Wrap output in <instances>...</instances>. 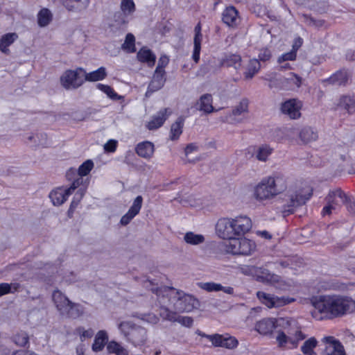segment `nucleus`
<instances>
[{
  "label": "nucleus",
  "instance_id": "nucleus-1",
  "mask_svg": "<svg viewBox=\"0 0 355 355\" xmlns=\"http://www.w3.org/2000/svg\"><path fill=\"white\" fill-rule=\"evenodd\" d=\"M252 226L250 218L246 216L220 218L216 230L220 238L226 240L223 243V250L235 256L251 255L256 250V243L244 236L250 231Z\"/></svg>",
  "mask_w": 355,
  "mask_h": 355
},
{
  "label": "nucleus",
  "instance_id": "nucleus-2",
  "mask_svg": "<svg viewBox=\"0 0 355 355\" xmlns=\"http://www.w3.org/2000/svg\"><path fill=\"white\" fill-rule=\"evenodd\" d=\"M311 304L315 309L312 315L316 318L315 313L320 315V319L332 320L342 318L355 312V300L352 297L339 294H329L313 296Z\"/></svg>",
  "mask_w": 355,
  "mask_h": 355
},
{
  "label": "nucleus",
  "instance_id": "nucleus-3",
  "mask_svg": "<svg viewBox=\"0 0 355 355\" xmlns=\"http://www.w3.org/2000/svg\"><path fill=\"white\" fill-rule=\"evenodd\" d=\"M286 184L283 177L277 176L276 178L269 176L264 178L257 184L253 190L254 198L259 202H263L275 198L282 191L286 189Z\"/></svg>",
  "mask_w": 355,
  "mask_h": 355
},
{
  "label": "nucleus",
  "instance_id": "nucleus-4",
  "mask_svg": "<svg viewBox=\"0 0 355 355\" xmlns=\"http://www.w3.org/2000/svg\"><path fill=\"white\" fill-rule=\"evenodd\" d=\"M153 293L158 297L168 298L170 304H173V308L178 312H190L195 307L196 300L189 295L181 296L180 291L171 286H160L152 288Z\"/></svg>",
  "mask_w": 355,
  "mask_h": 355
},
{
  "label": "nucleus",
  "instance_id": "nucleus-5",
  "mask_svg": "<svg viewBox=\"0 0 355 355\" xmlns=\"http://www.w3.org/2000/svg\"><path fill=\"white\" fill-rule=\"evenodd\" d=\"M118 328L128 343L133 346H143L147 340V331L144 327L130 321H123Z\"/></svg>",
  "mask_w": 355,
  "mask_h": 355
},
{
  "label": "nucleus",
  "instance_id": "nucleus-6",
  "mask_svg": "<svg viewBox=\"0 0 355 355\" xmlns=\"http://www.w3.org/2000/svg\"><path fill=\"white\" fill-rule=\"evenodd\" d=\"M313 196V189L309 185H304L291 195L290 200L284 205V213L286 215L295 212V208L304 205Z\"/></svg>",
  "mask_w": 355,
  "mask_h": 355
},
{
  "label": "nucleus",
  "instance_id": "nucleus-7",
  "mask_svg": "<svg viewBox=\"0 0 355 355\" xmlns=\"http://www.w3.org/2000/svg\"><path fill=\"white\" fill-rule=\"evenodd\" d=\"M85 82V69L77 67L76 69H67L60 76V83L66 89H76Z\"/></svg>",
  "mask_w": 355,
  "mask_h": 355
},
{
  "label": "nucleus",
  "instance_id": "nucleus-8",
  "mask_svg": "<svg viewBox=\"0 0 355 355\" xmlns=\"http://www.w3.org/2000/svg\"><path fill=\"white\" fill-rule=\"evenodd\" d=\"M198 334L210 340L214 347H223L227 349H234L239 345V340L234 336H230L228 334H214L209 335L198 331Z\"/></svg>",
  "mask_w": 355,
  "mask_h": 355
},
{
  "label": "nucleus",
  "instance_id": "nucleus-9",
  "mask_svg": "<svg viewBox=\"0 0 355 355\" xmlns=\"http://www.w3.org/2000/svg\"><path fill=\"white\" fill-rule=\"evenodd\" d=\"M83 182L81 178H78L72 182L71 186L67 189L58 187L53 190L50 194L51 198L54 205H61L69 198V196L77 189Z\"/></svg>",
  "mask_w": 355,
  "mask_h": 355
},
{
  "label": "nucleus",
  "instance_id": "nucleus-10",
  "mask_svg": "<svg viewBox=\"0 0 355 355\" xmlns=\"http://www.w3.org/2000/svg\"><path fill=\"white\" fill-rule=\"evenodd\" d=\"M257 297L263 304L270 309L282 307L295 301V299L293 297L275 296L263 291H258Z\"/></svg>",
  "mask_w": 355,
  "mask_h": 355
},
{
  "label": "nucleus",
  "instance_id": "nucleus-11",
  "mask_svg": "<svg viewBox=\"0 0 355 355\" xmlns=\"http://www.w3.org/2000/svg\"><path fill=\"white\" fill-rule=\"evenodd\" d=\"M302 104L301 101L295 98L286 101L282 104L281 110L284 114H287L291 119H296L300 117Z\"/></svg>",
  "mask_w": 355,
  "mask_h": 355
},
{
  "label": "nucleus",
  "instance_id": "nucleus-12",
  "mask_svg": "<svg viewBox=\"0 0 355 355\" xmlns=\"http://www.w3.org/2000/svg\"><path fill=\"white\" fill-rule=\"evenodd\" d=\"M142 196H137L128 212L121 217L120 223L123 225L129 224L130 221L139 213L142 207Z\"/></svg>",
  "mask_w": 355,
  "mask_h": 355
},
{
  "label": "nucleus",
  "instance_id": "nucleus-13",
  "mask_svg": "<svg viewBox=\"0 0 355 355\" xmlns=\"http://www.w3.org/2000/svg\"><path fill=\"white\" fill-rule=\"evenodd\" d=\"M350 74L346 69L336 71L328 78L322 80V83H329L338 86H345L347 84Z\"/></svg>",
  "mask_w": 355,
  "mask_h": 355
},
{
  "label": "nucleus",
  "instance_id": "nucleus-14",
  "mask_svg": "<svg viewBox=\"0 0 355 355\" xmlns=\"http://www.w3.org/2000/svg\"><path fill=\"white\" fill-rule=\"evenodd\" d=\"M202 40V25L200 21H199L194 28L193 51L192 59L195 63H198L200 60Z\"/></svg>",
  "mask_w": 355,
  "mask_h": 355
},
{
  "label": "nucleus",
  "instance_id": "nucleus-15",
  "mask_svg": "<svg viewBox=\"0 0 355 355\" xmlns=\"http://www.w3.org/2000/svg\"><path fill=\"white\" fill-rule=\"evenodd\" d=\"M327 345L326 346V355H346L344 346L341 342L332 336L325 338Z\"/></svg>",
  "mask_w": 355,
  "mask_h": 355
},
{
  "label": "nucleus",
  "instance_id": "nucleus-16",
  "mask_svg": "<svg viewBox=\"0 0 355 355\" xmlns=\"http://www.w3.org/2000/svg\"><path fill=\"white\" fill-rule=\"evenodd\" d=\"M277 322L276 319L263 318L256 323L255 329L262 335L270 334L277 327Z\"/></svg>",
  "mask_w": 355,
  "mask_h": 355
},
{
  "label": "nucleus",
  "instance_id": "nucleus-17",
  "mask_svg": "<svg viewBox=\"0 0 355 355\" xmlns=\"http://www.w3.org/2000/svg\"><path fill=\"white\" fill-rule=\"evenodd\" d=\"M198 286L207 292L223 291L227 294L232 295L234 293V288L231 286H223L220 284L215 282H199Z\"/></svg>",
  "mask_w": 355,
  "mask_h": 355
},
{
  "label": "nucleus",
  "instance_id": "nucleus-18",
  "mask_svg": "<svg viewBox=\"0 0 355 355\" xmlns=\"http://www.w3.org/2000/svg\"><path fill=\"white\" fill-rule=\"evenodd\" d=\"M137 60L141 63H146L148 67L155 65L156 56L148 47L142 46L137 53Z\"/></svg>",
  "mask_w": 355,
  "mask_h": 355
},
{
  "label": "nucleus",
  "instance_id": "nucleus-19",
  "mask_svg": "<svg viewBox=\"0 0 355 355\" xmlns=\"http://www.w3.org/2000/svg\"><path fill=\"white\" fill-rule=\"evenodd\" d=\"M238 17L239 11L233 6L226 7L223 11L222 20L228 26H236Z\"/></svg>",
  "mask_w": 355,
  "mask_h": 355
},
{
  "label": "nucleus",
  "instance_id": "nucleus-20",
  "mask_svg": "<svg viewBox=\"0 0 355 355\" xmlns=\"http://www.w3.org/2000/svg\"><path fill=\"white\" fill-rule=\"evenodd\" d=\"M168 111V108H164L160 110L157 114L152 117V119L148 121L147 124V128L149 130H156L160 128L166 121L168 118V114H167Z\"/></svg>",
  "mask_w": 355,
  "mask_h": 355
},
{
  "label": "nucleus",
  "instance_id": "nucleus-21",
  "mask_svg": "<svg viewBox=\"0 0 355 355\" xmlns=\"http://www.w3.org/2000/svg\"><path fill=\"white\" fill-rule=\"evenodd\" d=\"M18 39L16 33H8L3 35L0 38V51L6 55H10L9 46Z\"/></svg>",
  "mask_w": 355,
  "mask_h": 355
},
{
  "label": "nucleus",
  "instance_id": "nucleus-22",
  "mask_svg": "<svg viewBox=\"0 0 355 355\" xmlns=\"http://www.w3.org/2000/svg\"><path fill=\"white\" fill-rule=\"evenodd\" d=\"M248 100L247 98L242 99L239 104L236 106L232 111V112L229 114L225 116L224 118L222 119V121L223 122H227L230 123H232V116H236L241 115V114L244 112H248Z\"/></svg>",
  "mask_w": 355,
  "mask_h": 355
},
{
  "label": "nucleus",
  "instance_id": "nucleus-23",
  "mask_svg": "<svg viewBox=\"0 0 355 355\" xmlns=\"http://www.w3.org/2000/svg\"><path fill=\"white\" fill-rule=\"evenodd\" d=\"M135 151L139 157L150 159L154 153V145L148 141H142L136 146Z\"/></svg>",
  "mask_w": 355,
  "mask_h": 355
},
{
  "label": "nucleus",
  "instance_id": "nucleus-24",
  "mask_svg": "<svg viewBox=\"0 0 355 355\" xmlns=\"http://www.w3.org/2000/svg\"><path fill=\"white\" fill-rule=\"evenodd\" d=\"M53 301L57 309L62 313L66 310L70 303V300L59 290L53 291L52 295Z\"/></svg>",
  "mask_w": 355,
  "mask_h": 355
},
{
  "label": "nucleus",
  "instance_id": "nucleus-25",
  "mask_svg": "<svg viewBox=\"0 0 355 355\" xmlns=\"http://www.w3.org/2000/svg\"><path fill=\"white\" fill-rule=\"evenodd\" d=\"M212 96L210 94H205L200 96L199 99V108L200 111L205 114H210L216 111L213 105Z\"/></svg>",
  "mask_w": 355,
  "mask_h": 355
},
{
  "label": "nucleus",
  "instance_id": "nucleus-26",
  "mask_svg": "<svg viewBox=\"0 0 355 355\" xmlns=\"http://www.w3.org/2000/svg\"><path fill=\"white\" fill-rule=\"evenodd\" d=\"M165 74L166 72L164 69H158L156 67L153 79L150 83V87L154 90H158L161 89L164 86L166 81Z\"/></svg>",
  "mask_w": 355,
  "mask_h": 355
},
{
  "label": "nucleus",
  "instance_id": "nucleus-27",
  "mask_svg": "<svg viewBox=\"0 0 355 355\" xmlns=\"http://www.w3.org/2000/svg\"><path fill=\"white\" fill-rule=\"evenodd\" d=\"M107 341L108 336L107 332L104 330L98 331L92 344V350L96 352L102 351Z\"/></svg>",
  "mask_w": 355,
  "mask_h": 355
},
{
  "label": "nucleus",
  "instance_id": "nucleus-28",
  "mask_svg": "<svg viewBox=\"0 0 355 355\" xmlns=\"http://www.w3.org/2000/svg\"><path fill=\"white\" fill-rule=\"evenodd\" d=\"M184 123V119L182 116H180L171 125L170 131V139L172 141L177 140L180 138V135L182 133Z\"/></svg>",
  "mask_w": 355,
  "mask_h": 355
},
{
  "label": "nucleus",
  "instance_id": "nucleus-29",
  "mask_svg": "<svg viewBox=\"0 0 355 355\" xmlns=\"http://www.w3.org/2000/svg\"><path fill=\"white\" fill-rule=\"evenodd\" d=\"M83 314V308L81 305L70 302L69 306L64 310L62 315H65L69 318H77Z\"/></svg>",
  "mask_w": 355,
  "mask_h": 355
},
{
  "label": "nucleus",
  "instance_id": "nucleus-30",
  "mask_svg": "<svg viewBox=\"0 0 355 355\" xmlns=\"http://www.w3.org/2000/svg\"><path fill=\"white\" fill-rule=\"evenodd\" d=\"M107 76L106 69L103 67H101L95 71L86 73L85 71V81L96 82L105 79Z\"/></svg>",
  "mask_w": 355,
  "mask_h": 355
},
{
  "label": "nucleus",
  "instance_id": "nucleus-31",
  "mask_svg": "<svg viewBox=\"0 0 355 355\" xmlns=\"http://www.w3.org/2000/svg\"><path fill=\"white\" fill-rule=\"evenodd\" d=\"M221 64L227 67L239 69L241 64V57L239 54H230L225 55L222 60Z\"/></svg>",
  "mask_w": 355,
  "mask_h": 355
},
{
  "label": "nucleus",
  "instance_id": "nucleus-32",
  "mask_svg": "<svg viewBox=\"0 0 355 355\" xmlns=\"http://www.w3.org/2000/svg\"><path fill=\"white\" fill-rule=\"evenodd\" d=\"M338 106L343 107L348 113L355 111V96H343L340 98Z\"/></svg>",
  "mask_w": 355,
  "mask_h": 355
},
{
  "label": "nucleus",
  "instance_id": "nucleus-33",
  "mask_svg": "<svg viewBox=\"0 0 355 355\" xmlns=\"http://www.w3.org/2000/svg\"><path fill=\"white\" fill-rule=\"evenodd\" d=\"M53 19L51 12L46 8H42L37 14V23L40 27L46 26Z\"/></svg>",
  "mask_w": 355,
  "mask_h": 355
},
{
  "label": "nucleus",
  "instance_id": "nucleus-34",
  "mask_svg": "<svg viewBox=\"0 0 355 355\" xmlns=\"http://www.w3.org/2000/svg\"><path fill=\"white\" fill-rule=\"evenodd\" d=\"M318 137V132L310 127H304L300 132V138L304 143L315 141Z\"/></svg>",
  "mask_w": 355,
  "mask_h": 355
},
{
  "label": "nucleus",
  "instance_id": "nucleus-35",
  "mask_svg": "<svg viewBox=\"0 0 355 355\" xmlns=\"http://www.w3.org/2000/svg\"><path fill=\"white\" fill-rule=\"evenodd\" d=\"M107 350L108 353L116 355H129L128 351L115 340H111L107 343Z\"/></svg>",
  "mask_w": 355,
  "mask_h": 355
},
{
  "label": "nucleus",
  "instance_id": "nucleus-36",
  "mask_svg": "<svg viewBox=\"0 0 355 355\" xmlns=\"http://www.w3.org/2000/svg\"><path fill=\"white\" fill-rule=\"evenodd\" d=\"M261 68V64L257 59H251L248 63L247 69L244 73L245 78L246 79L252 78Z\"/></svg>",
  "mask_w": 355,
  "mask_h": 355
},
{
  "label": "nucleus",
  "instance_id": "nucleus-37",
  "mask_svg": "<svg viewBox=\"0 0 355 355\" xmlns=\"http://www.w3.org/2000/svg\"><path fill=\"white\" fill-rule=\"evenodd\" d=\"M318 345V341L314 337L307 339L301 347V351L304 355H317L314 349Z\"/></svg>",
  "mask_w": 355,
  "mask_h": 355
},
{
  "label": "nucleus",
  "instance_id": "nucleus-38",
  "mask_svg": "<svg viewBox=\"0 0 355 355\" xmlns=\"http://www.w3.org/2000/svg\"><path fill=\"white\" fill-rule=\"evenodd\" d=\"M68 2H65L64 6L69 10H78L80 11L85 9L89 3V0H69Z\"/></svg>",
  "mask_w": 355,
  "mask_h": 355
},
{
  "label": "nucleus",
  "instance_id": "nucleus-39",
  "mask_svg": "<svg viewBox=\"0 0 355 355\" xmlns=\"http://www.w3.org/2000/svg\"><path fill=\"white\" fill-rule=\"evenodd\" d=\"M85 189L80 188L75 193L68 210V215L69 216L71 214H73L75 209L78 207V205L80 204V201L82 200L85 193Z\"/></svg>",
  "mask_w": 355,
  "mask_h": 355
},
{
  "label": "nucleus",
  "instance_id": "nucleus-40",
  "mask_svg": "<svg viewBox=\"0 0 355 355\" xmlns=\"http://www.w3.org/2000/svg\"><path fill=\"white\" fill-rule=\"evenodd\" d=\"M338 197L341 199L343 202L346 203L349 201V198L347 194L340 189H337L333 191H330L326 197L327 202H336L335 198Z\"/></svg>",
  "mask_w": 355,
  "mask_h": 355
},
{
  "label": "nucleus",
  "instance_id": "nucleus-41",
  "mask_svg": "<svg viewBox=\"0 0 355 355\" xmlns=\"http://www.w3.org/2000/svg\"><path fill=\"white\" fill-rule=\"evenodd\" d=\"M122 49L128 53L136 52L135 37L133 34L129 33L126 35Z\"/></svg>",
  "mask_w": 355,
  "mask_h": 355
},
{
  "label": "nucleus",
  "instance_id": "nucleus-42",
  "mask_svg": "<svg viewBox=\"0 0 355 355\" xmlns=\"http://www.w3.org/2000/svg\"><path fill=\"white\" fill-rule=\"evenodd\" d=\"M287 332L289 335H291L289 346V348L291 349L296 348L298 345V343L306 338V335L301 331L300 327L297 328V329L295 331V334L293 335L289 331Z\"/></svg>",
  "mask_w": 355,
  "mask_h": 355
},
{
  "label": "nucleus",
  "instance_id": "nucleus-43",
  "mask_svg": "<svg viewBox=\"0 0 355 355\" xmlns=\"http://www.w3.org/2000/svg\"><path fill=\"white\" fill-rule=\"evenodd\" d=\"M159 315L163 320L171 322H177L180 315L176 311H172L166 306H161Z\"/></svg>",
  "mask_w": 355,
  "mask_h": 355
},
{
  "label": "nucleus",
  "instance_id": "nucleus-44",
  "mask_svg": "<svg viewBox=\"0 0 355 355\" xmlns=\"http://www.w3.org/2000/svg\"><path fill=\"white\" fill-rule=\"evenodd\" d=\"M13 342L18 346L26 347L29 344V337L26 332L20 331L12 336Z\"/></svg>",
  "mask_w": 355,
  "mask_h": 355
},
{
  "label": "nucleus",
  "instance_id": "nucleus-45",
  "mask_svg": "<svg viewBox=\"0 0 355 355\" xmlns=\"http://www.w3.org/2000/svg\"><path fill=\"white\" fill-rule=\"evenodd\" d=\"M96 87L112 100H119L121 98L110 85L98 83Z\"/></svg>",
  "mask_w": 355,
  "mask_h": 355
},
{
  "label": "nucleus",
  "instance_id": "nucleus-46",
  "mask_svg": "<svg viewBox=\"0 0 355 355\" xmlns=\"http://www.w3.org/2000/svg\"><path fill=\"white\" fill-rule=\"evenodd\" d=\"M184 241L191 245H198L204 242L205 238L201 234H196L192 232H189L184 235Z\"/></svg>",
  "mask_w": 355,
  "mask_h": 355
},
{
  "label": "nucleus",
  "instance_id": "nucleus-47",
  "mask_svg": "<svg viewBox=\"0 0 355 355\" xmlns=\"http://www.w3.org/2000/svg\"><path fill=\"white\" fill-rule=\"evenodd\" d=\"M94 168V162L91 159L85 161L78 169V175L80 177L87 175Z\"/></svg>",
  "mask_w": 355,
  "mask_h": 355
},
{
  "label": "nucleus",
  "instance_id": "nucleus-48",
  "mask_svg": "<svg viewBox=\"0 0 355 355\" xmlns=\"http://www.w3.org/2000/svg\"><path fill=\"white\" fill-rule=\"evenodd\" d=\"M272 149L268 145H263L259 148L257 153V158L260 161H266L268 157L272 153Z\"/></svg>",
  "mask_w": 355,
  "mask_h": 355
},
{
  "label": "nucleus",
  "instance_id": "nucleus-49",
  "mask_svg": "<svg viewBox=\"0 0 355 355\" xmlns=\"http://www.w3.org/2000/svg\"><path fill=\"white\" fill-rule=\"evenodd\" d=\"M120 8L123 12L128 14L134 12L136 9L133 0H121Z\"/></svg>",
  "mask_w": 355,
  "mask_h": 355
},
{
  "label": "nucleus",
  "instance_id": "nucleus-50",
  "mask_svg": "<svg viewBox=\"0 0 355 355\" xmlns=\"http://www.w3.org/2000/svg\"><path fill=\"white\" fill-rule=\"evenodd\" d=\"M291 335L287 336L284 331H279L276 337L277 342L281 347H286L289 348Z\"/></svg>",
  "mask_w": 355,
  "mask_h": 355
},
{
  "label": "nucleus",
  "instance_id": "nucleus-51",
  "mask_svg": "<svg viewBox=\"0 0 355 355\" xmlns=\"http://www.w3.org/2000/svg\"><path fill=\"white\" fill-rule=\"evenodd\" d=\"M262 275H258V279H261L262 282H277L278 276L270 273L268 270L264 269L262 272Z\"/></svg>",
  "mask_w": 355,
  "mask_h": 355
},
{
  "label": "nucleus",
  "instance_id": "nucleus-52",
  "mask_svg": "<svg viewBox=\"0 0 355 355\" xmlns=\"http://www.w3.org/2000/svg\"><path fill=\"white\" fill-rule=\"evenodd\" d=\"M297 58V53L294 51L284 53L277 58V62L282 64L286 61H294Z\"/></svg>",
  "mask_w": 355,
  "mask_h": 355
},
{
  "label": "nucleus",
  "instance_id": "nucleus-53",
  "mask_svg": "<svg viewBox=\"0 0 355 355\" xmlns=\"http://www.w3.org/2000/svg\"><path fill=\"white\" fill-rule=\"evenodd\" d=\"M259 61H262V62H266V61H268L270 60V58H272V52L271 51L266 47V48H262L261 50H260V52L259 53Z\"/></svg>",
  "mask_w": 355,
  "mask_h": 355
},
{
  "label": "nucleus",
  "instance_id": "nucleus-54",
  "mask_svg": "<svg viewBox=\"0 0 355 355\" xmlns=\"http://www.w3.org/2000/svg\"><path fill=\"white\" fill-rule=\"evenodd\" d=\"M304 17L306 22H309L310 25L320 28L324 26L325 21L324 19H315L313 17L307 15H304Z\"/></svg>",
  "mask_w": 355,
  "mask_h": 355
},
{
  "label": "nucleus",
  "instance_id": "nucleus-55",
  "mask_svg": "<svg viewBox=\"0 0 355 355\" xmlns=\"http://www.w3.org/2000/svg\"><path fill=\"white\" fill-rule=\"evenodd\" d=\"M76 331L80 334V339L83 340L85 338H91L94 336V331L92 329L85 330L83 327H78Z\"/></svg>",
  "mask_w": 355,
  "mask_h": 355
},
{
  "label": "nucleus",
  "instance_id": "nucleus-56",
  "mask_svg": "<svg viewBox=\"0 0 355 355\" xmlns=\"http://www.w3.org/2000/svg\"><path fill=\"white\" fill-rule=\"evenodd\" d=\"M118 142L114 139H110L104 146V150L107 153H114L116 150Z\"/></svg>",
  "mask_w": 355,
  "mask_h": 355
},
{
  "label": "nucleus",
  "instance_id": "nucleus-57",
  "mask_svg": "<svg viewBox=\"0 0 355 355\" xmlns=\"http://www.w3.org/2000/svg\"><path fill=\"white\" fill-rule=\"evenodd\" d=\"M295 260H297V261L299 260L298 257L297 256H292V257H288L287 259H286L284 260L280 261L279 262V263L284 268H290V267H293V266L292 261H295Z\"/></svg>",
  "mask_w": 355,
  "mask_h": 355
},
{
  "label": "nucleus",
  "instance_id": "nucleus-58",
  "mask_svg": "<svg viewBox=\"0 0 355 355\" xmlns=\"http://www.w3.org/2000/svg\"><path fill=\"white\" fill-rule=\"evenodd\" d=\"M291 77L288 78L289 82L297 87H300L302 85V78L295 73H290Z\"/></svg>",
  "mask_w": 355,
  "mask_h": 355
},
{
  "label": "nucleus",
  "instance_id": "nucleus-59",
  "mask_svg": "<svg viewBox=\"0 0 355 355\" xmlns=\"http://www.w3.org/2000/svg\"><path fill=\"white\" fill-rule=\"evenodd\" d=\"M178 322L187 327H191L193 325V320L189 316H179Z\"/></svg>",
  "mask_w": 355,
  "mask_h": 355
},
{
  "label": "nucleus",
  "instance_id": "nucleus-60",
  "mask_svg": "<svg viewBox=\"0 0 355 355\" xmlns=\"http://www.w3.org/2000/svg\"><path fill=\"white\" fill-rule=\"evenodd\" d=\"M169 57L165 54L162 55L159 60L157 68L164 69L169 63Z\"/></svg>",
  "mask_w": 355,
  "mask_h": 355
},
{
  "label": "nucleus",
  "instance_id": "nucleus-61",
  "mask_svg": "<svg viewBox=\"0 0 355 355\" xmlns=\"http://www.w3.org/2000/svg\"><path fill=\"white\" fill-rule=\"evenodd\" d=\"M335 205H336V202H327V205L324 206L322 209V215L326 216L329 215L331 214L332 210L335 209Z\"/></svg>",
  "mask_w": 355,
  "mask_h": 355
},
{
  "label": "nucleus",
  "instance_id": "nucleus-62",
  "mask_svg": "<svg viewBox=\"0 0 355 355\" xmlns=\"http://www.w3.org/2000/svg\"><path fill=\"white\" fill-rule=\"evenodd\" d=\"M12 292V286L8 283L0 284V297Z\"/></svg>",
  "mask_w": 355,
  "mask_h": 355
},
{
  "label": "nucleus",
  "instance_id": "nucleus-63",
  "mask_svg": "<svg viewBox=\"0 0 355 355\" xmlns=\"http://www.w3.org/2000/svg\"><path fill=\"white\" fill-rule=\"evenodd\" d=\"M303 44V40L300 37H296L292 45V51H294L295 53H297V51L300 49V48L302 46Z\"/></svg>",
  "mask_w": 355,
  "mask_h": 355
},
{
  "label": "nucleus",
  "instance_id": "nucleus-64",
  "mask_svg": "<svg viewBox=\"0 0 355 355\" xmlns=\"http://www.w3.org/2000/svg\"><path fill=\"white\" fill-rule=\"evenodd\" d=\"M198 146L195 144H188L184 150L185 154L187 155L192 152L197 150Z\"/></svg>",
  "mask_w": 355,
  "mask_h": 355
}]
</instances>
